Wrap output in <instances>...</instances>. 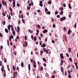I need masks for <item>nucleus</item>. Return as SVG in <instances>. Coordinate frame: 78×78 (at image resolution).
<instances>
[{
  "instance_id": "nucleus-1",
  "label": "nucleus",
  "mask_w": 78,
  "mask_h": 78,
  "mask_svg": "<svg viewBox=\"0 0 78 78\" xmlns=\"http://www.w3.org/2000/svg\"><path fill=\"white\" fill-rule=\"evenodd\" d=\"M2 5L3 6H7V3L6 2H4V0H2Z\"/></svg>"
},
{
  "instance_id": "nucleus-2",
  "label": "nucleus",
  "mask_w": 78,
  "mask_h": 78,
  "mask_svg": "<svg viewBox=\"0 0 78 78\" xmlns=\"http://www.w3.org/2000/svg\"><path fill=\"white\" fill-rule=\"evenodd\" d=\"M12 34L14 36L16 35V31L14 30V29H12Z\"/></svg>"
},
{
  "instance_id": "nucleus-3",
  "label": "nucleus",
  "mask_w": 78,
  "mask_h": 78,
  "mask_svg": "<svg viewBox=\"0 0 78 78\" xmlns=\"http://www.w3.org/2000/svg\"><path fill=\"white\" fill-rule=\"evenodd\" d=\"M72 33V31L70 30V29H69L68 32V34H70Z\"/></svg>"
},
{
  "instance_id": "nucleus-4",
  "label": "nucleus",
  "mask_w": 78,
  "mask_h": 78,
  "mask_svg": "<svg viewBox=\"0 0 78 78\" xmlns=\"http://www.w3.org/2000/svg\"><path fill=\"white\" fill-rule=\"evenodd\" d=\"M60 56L61 59H63V58H64V56H63V54H62V53H61L60 54Z\"/></svg>"
},
{
  "instance_id": "nucleus-5",
  "label": "nucleus",
  "mask_w": 78,
  "mask_h": 78,
  "mask_svg": "<svg viewBox=\"0 0 78 78\" xmlns=\"http://www.w3.org/2000/svg\"><path fill=\"white\" fill-rule=\"evenodd\" d=\"M13 8H14L16 6V2L15 1H13Z\"/></svg>"
},
{
  "instance_id": "nucleus-6",
  "label": "nucleus",
  "mask_w": 78,
  "mask_h": 78,
  "mask_svg": "<svg viewBox=\"0 0 78 78\" xmlns=\"http://www.w3.org/2000/svg\"><path fill=\"white\" fill-rule=\"evenodd\" d=\"M75 65L76 69H78V63L77 62L75 63Z\"/></svg>"
},
{
  "instance_id": "nucleus-7",
  "label": "nucleus",
  "mask_w": 78,
  "mask_h": 78,
  "mask_svg": "<svg viewBox=\"0 0 78 78\" xmlns=\"http://www.w3.org/2000/svg\"><path fill=\"white\" fill-rule=\"evenodd\" d=\"M64 39L65 41H67V36L66 35L64 36Z\"/></svg>"
},
{
  "instance_id": "nucleus-8",
  "label": "nucleus",
  "mask_w": 78,
  "mask_h": 78,
  "mask_svg": "<svg viewBox=\"0 0 78 78\" xmlns=\"http://www.w3.org/2000/svg\"><path fill=\"white\" fill-rule=\"evenodd\" d=\"M47 32H48V30H44L43 31V33H47Z\"/></svg>"
},
{
  "instance_id": "nucleus-9",
  "label": "nucleus",
  "mask_w": 78,
  "mask_h": 78,
  "mask_svg": "<svg viewBox=\"0 0 78 78\" xmlns=\"http://www.w3.org/2000/svg\"><path fill=\"white\" fill-rule=\"evenodd\" d=\"M10 29H11V25H9L8 26V30L9 31V30H10Z\"/></svg>"
},
{
  "instance_id": "nucleus-10",
  "label": "nucleus",
  "mask_w": 78,
  "mask_h": 78,
  "mask_svg": "<svg viewBox=\"0 0 78 78\" xmlns=\"http://www.w3.org/2000/svg\"><path fill=\"white\" fill-rule=\"evenodd\" d=\"M42 46L43 47V48H44V47H46V45H45V44H43L41 46V47H42Z\"/></svg>"
},
{
  "instance_id": "nucleus-11",
  "label": "nucleus",
  "mask_w": 78,
  "mask_h": 78,
  "mask_svg": "<svg viewBox=\"0 0 78 78\" xmlns=\"http://www.w3.org/2000/svg\"><path fill=\"white\" fill-rule=\"evenodd\" d=\"M45 12H48V9H47V7H46L45 8Z\"/></svg>"
},
{
  "instance_id": "nucleus-12",
  "label": "nucleus",
  "mask_w": 78,
  "mask_h": 78,
  "mask_svg": "<svg viewBox=\"0 0 78 78\" xmlns=\"http://www.w3.org/2000/svg\"><path fill=\"white\" fill-rule=\"evenodd\" d=\"M13 77H16V78L17 77V76H16V74H15V71L13 72Z\"/></svg>"
},
{
  "instance_id": "nucleus-13",
  "label": "nucleus",
  "mask_w": 78,
  "mask_h": 78,
  "mask_svg": "<svg viewBox=\"0 0 78 78\" xmlns=\"http://www.w3.org/2000/svg\"><path fill=\"white\" fill-rule=\"evenodd\" d=\"M5 31L6 33H8V30L7 29V28H6L5 29Z\"/></svg>"
},
{
  "instance_id": "nucleus-14",
  "label": "nucleus",
  "mask_w": 78,
  "mask_h": 78,
  "mask_svg": "<svg viewBox=\"0 0 78 78\" xmlns=\"http://www.w3.org/2000/svg\"><path fill=\"white\" fill-rule=\"evenodd\" d=\"M31 67V66H30V64H29L28 65V69L29 71H30V68Z\"/></svg>"
},
{
  "instance_id": "nucleus-15",
  "label": "nucleus",
  "mask_w": 78,
  "mask_h": 78,
  "mask_svg": "<svg viewBox=\"0 0 78 78\" xmlns=\"http://www.w3.org/2000/svg\"><path fill=\"white\" fill-rule=\"evenodd\" d=\"M66 19V16H63L62 17V19L63 20H65Z\"/></svg>"
},
{
  "instance_id": "nucleus-16",
  "label": "nucleus",
  "mask_w": 78,
  "mask_h": 78,
  "mask_svg": "<svg viewBox=\"0 0 78 78\" xmlns=\"http://www.w3.org/2000/svg\"><path fill=\"white\" fill-rule=\"evenodd\" d=\"M71 4L70 3H69V9H72V7L70 6Z\"/></svg>"
},
{
  "instance_id": "nucleus-17",
  "label": "nucleus",
  "mask_w": 78,
  "mask_h": 78,
  "mask_svg": "<svg viewBox=\"0 0 78 78\" xmlns=\"http://www.w3.org/2000/svg\"><path fill=\"white\" fill-rule=\"evenodd\" d=\"M61 70L62 72V71H63V70H64V69L63 68V67H62V66L61 67Z\"/></svg>"
},
{
  "instance_id": "nucleus-18",
  "label": "nucleus",
  "mask_w": 78,
  "mask_h": 78,
  "mask_svg": "<svg viewBox=\"0 0 78 78\" xmlns=\"http://www.w3.org/2000/svg\"><path fill=\"white\" fill-rule=\"evenodd\" d=\"M21 66L22 67H23V62H21Z\"/></svg>"
},
{
  "instance_id": "nucleus-19",
  "label": "nucleus",
  "mask_w": 78,
  "mask_h": 78,
  "mask_svg": "<svg viewBox=\"0 0 78 78\" xmlns=\"http://www.w3.org/2000/svg\"><path fill=\"white\" fill-rule=\"evenodd\" d=\"M63 12H64L63 11H61L60 12L59 14H60V15H62V14H63Z\"/></svg>"
},
{
  "instance_id": "nucleus-20",
  "label": "nucleus",
  "mask_w": 78,
  "mask_h": 78,
  "mask_svg": "<svg viewBox=\"0 0 78 78\" xmlns=\"http://www.w3.org/2000/svg\"><path fill=\"white\" fill-rule=\"evenodd\" d=\"M2 23L3 25H5L6 21H2Z\"/></svg>"
},
{
  "instance_id": "nucleus-21",
  "label": "nucleus",
  "mask_w": 78,
  "mask_h": 78,
  "mask_svg": "<svg viewBox=\"0 0 78 78\" xmlns=\"http://www.w3.org/2000/svg\"><path fill=\"white\" fill-rule=\"evenodd\" d=\"M25 46L27 47V46L28 45V43L27 42L25 41Z\"/></svg>"
},
{
  "instance_id": "nucleus-22",
  "label": "nucleus",
  "mask_w": 78,
  "mask_h": 78,
  "mask_svg": "<svg viewBox=\"0 0 78 78\" xmlns=\"http://www.w3.org/2000/svg\"><path fill=\"white\" fill-rule=\"evenodd\" d=\"M34 41H36V40H37V37H36V36L34 37Z\"/></svg>"
},
{
  "instance_id": "nucleus-23",
  "label": "nucleus",
  "mask_w": 78,
  "mask_h": 78,
  "mask_svg": "<svg viewBox=\"0 0 78 78\" xmlns=\"http://www.w3.org/2000/svg\"><path fill=\"white\" fill-rule=\"evenodd\" d=\"M43 54V51H40V55L41 56H42V54Z\"/></svg>"
},
{
  "instance_id": "nucleus-24",
  "label": "nucleus",
  "mask_w": 78,
  "mask_h": 78,
  "mask_svg": "<svg viewBox=\"0 0 78 78\" xmlns=\"http://www.w3.org/2000/svg\"><path fill=\"white\" fill-rule=\"evenodd\" d=\"M9 11H11V12H12V9L11 8V7H9Z\"/></svg>"
},
{
  "instance_id": "nucleus-25",
  "label": "nucleus",
  "mask_w": 78,
  "mask_h": 78,
  "mask_svg": "<svg viewBox=\"0 0 78 78\" xmlns=\"http://www.w3.org/2000/svg\"><path fill=\"white\" fill-rule=\"evenodd\" d=\"M48 4H49V5L51 4V1H50L48 2Z\"/></svg>"
},
{
  "instance_id": "nucleus-26",
  "label": "nucleus",
  "mask_w": 78,
  "mask_h": 78,
  "mask_svg": "<svg viewBox=\"0 0 78 78\" xmlns=\"http://www.w3.org/2000/svg\"><path fill=\"white\" fill-rule=\"evenodd\" d=\"M46 14H48L49 15H50V11H49L48 12H47L46 13Z\"/></svg>"
},
{
  "instance_id": "nucleus-27",
  "label": "nucleus",
  "mask_w": 78,
  "mask_h": 78,
  "mask_svg": "<svg viewBox=\"0 0 78 78\" xmlns=\"http://www.w3.org/2000/svg\"><path fill=\"white\" fill-rule=\"evenodd\" d=\"M71 66L70 65H69L67 67V69H69V68H70V67Z\"/></svg>"
},
{
  "instance_id": "nucleus-28",
  "label": "nucleus",
  "mask_w": 78,
  "mask_h": 78,
  "mask_svg": "<svg viewBox=\"0 0 78 78\" xmlns=\"http://www.w3.org/2000/svg\"><path fill=\"white\" fill-rule=\"evenodd\" d=\"M68 50L69 52H70V51H71V50H72V49L70 48H68Z\"/></svg>"
},
{
  "instance_id": "nucleus-29",
  "label": "nucleus",
  "mask_w": 78,
  "mask_h": 78,
  "mask_svg": "<svg viewBox=\"0 0 78 78\" xmlns=\"http://www.w3.org/2000/svg\"><path fill=\"white\" fill-rule=\"evenodd\" d=\"M43 59L44 61V62H46V61H47V60H46V59H45V58H43Z\"/></svg>"
},
{
  "instance_id": "nucleus-30",
  "label": "nucleus",
  "mask_w": 78,
  "mask_h": 78,
  "mask_svg": "<svg viewBox=\"0 0 78 78\" xmlns=\"http://www.w3.org/2000/svg\"><path fill=\"white\" fill-rule=\"evenodd\" d=\"M11 16L10 15H9V16L8 17V19H9V20H10V19H11Z\"/></svg>"
},
{
  "instance_id": "nucleus-31",
  "label": "nucleus",
  "mask_w": 78,
  "mask_h": 78,
  "mask_svg": "<svg viewBox=\"0 0 78 78\" xmlns=\"http://www.w3.org/2000/svg\"><path fill=\"white\" fill-rule=\"evenodd\" d=\"M40 68H41L40 70L41 71H42V70H43V67L41 66V67H40Z\"/></svg>"
},
{
  "instance_id": "nucleus-32",
  "label": "nucleus",
  "mask_w": 78,
  "mask_h": 78,
  "mask_svg": "<svg viewBox=\"0 0 78 78\" xmlns=\"http://www.w3.org/2000/svg\"><path fill=\"white\" fill-rule=\"evenodd\" d=\"M58 14V11H56L55 12V14L56 15Z\"/></svg>"
},
{
  "instance_id": "nucleus-33",
  "label": "nucleus",
  "mask_w": 78,
  "mask_h": 78,
  "mask_svg": "<svg viewBox=\"0 0 78 78\" xmlns=\"http://www.w3.org/2000/svg\"><path fill=\"white\" fill-rule=\"evenodd\" d=\"M39 5H40V6L41 7H42V6H43V4H42L40 3L39 4Z\"/></svg>"
},
{
  "instance_id": "nucleus-34",
  "label": "nucleus",
  "mask_w": 78,
  "mask_h": 78,
  "mask_svg": "<svg viewBox=\"0 0 78 78\" xmlns=\"http://www.w3.org/2000/svg\"><path fill=\"white\" fill-rule=\"evenodd\" d=\"M69 60L71 62H72V58H69Z\"/></svg>"
},
{
  "instance_id": "nucleus-35",
  "label": "nucleus",
  "mask_w": 78,
  "mask_h": 78,
  "mask_svg": "<svg viewBox=\"0 0 78 78\" xmlns=\"http://www.w3.org/2000/svg\"><path fill=\"white\" fill-rule=\"evenodd\" d=\"M74 28H76V23H75V26L74 27Z\"/></svg>"
},
{
  "instance_id": "nucleus-36",
  "label": "nucleus",
  "mask_w": 78,
  "mask_h": 78,
  "mask_svg": "<svg viewBox=\"0 0 78 78\" xmlns=\"http://www.w3.org/2000/svg\"><path fill=\"white\" fill-rule=\"evenodd\" d=\"M59 10H61V11H63L64 10V9H63V7H62L61 9H59Z\"/></svg>"
},
{
  "instance_id": "nucleus-37",
  "label": "nucleus",
  "mask_w": 78,
  "mask_h": 78,
  "mask_svg": "<svg viewBox=\"0 0 78 78\" xmlns=\"http://www.w3.org/2000/svg\"><path fill=\"white\" fill-rule=\"evenodd\" d=\"M0 66H2V61H0Z\"/></svg>"
},
{
  "instance_id": "nucleus-38",
  "label": "nucleus",
  "mask_w": 78,
  "mask_h": 78,
  "mask_svg": "<svg viewBox=\"0 0 78 78\" xmlns=\"http://www.w3.org/2000/svg\"><path fill=\"white\" fill-rule=\"evenodd\" d=\"M63 6H64V7H66V4L65 3H64L63 4Z\"/></svg>"
},
{
  "instance_id": "nucleus-39",
  "label": "nucleus",
  "mask_w": 78,
  "mask_h": 78,
  "mask_svg": "<svg viewBox=\"0 0 78 78\" xmlns=\"http://www.w3.org/2000/svg\"><path fill=\"white\" fill-rule=\"evenodd\" d=\"M2 15L3 16H6V14H5L4 12H3L2 13Z\"/></svg>"
},
{
  "instance_id": "nucleus-40",
  "label": "nucleus",
  "mask_w": 78,
  "mask_h": 78,
  "mask_svg": "<svg viewBox=\"0 0 78 78\" xmlns=\"http://www.w3.org/2000/svg\"><path fill=\"white\" fill-rule=\"evenodd\" d=\"M11 27V30L14 29V28H13V26H12V25H11V26H10V27Z\"/></svg>"
},
{
  "instance_id": "nucleus-41",
  "label": "nucleus",
  "mask_w": 78,
  "mask_h": 78,
  "mask_svg": "<svg viewBox=\"0 0 78 78\" xmlns=\"http://www.w3.org/2000/svg\"><path fill=\"white\" fill-rule=\"evenodd\" d=\"M56 73V71L54 70L53 72V74H55V73Z\"/></svg>"
},
{
  "instance_id": "nucleus-42",
  "label": "nucleus",
  "mask_w": 78,
  "mask_h": 78,
  "mask_svg": "<svg viewBox=\"0 0 78 78\" xmlns=\"http://www.w3.org/2000/svg\"><path fill=\"white\" fill-rule=\"evenodd\" d=\"M12 67H13V70H14V71H15V68L14 66H13Z\"/></svg>"
},
{
  "instance_id": "nucleus-43",
  "label": "nucleus",
  "mask_w": 78,
  "mask_h": 78,
  "mask_svg": "<svg viewBox=\"0 0 78 78\" xmlns=\"http://www.w3.org/2000/svg\"><path fill=\"white\" fill-rule=\"evenodd\" d=\"M60 20L61 22H62V21H63V20L62 18H60Z\"/></svg>"
},
{
  "instance_id": "nucleus-44",
  "label": "nucleus",
  "mask_w": 78,
  "mask_h": 78,
  "mask_svg": "<svg viewBox=\"0 0 78 78\" xmlns=\"http://www.w3.org/2000/svg\"><path fill=\"white\" fill-rule=\"evenodd\" d=\"M40 36L41 37H43V34H41Z\"/></svg>"
},
{
  "instance_id": "nucleus-45",
  "label": "nucleus",
  "mask_w": 78,
  "mask_h": 78,
  "mask_svg": "<svg viewBox=\"0 0 78 78\" xmlns=\"http://www.w3.org/2000/svg\"><path fill=\"white\" fill-rule=\"evenodd\" d=\"M17 6H18V7H19V6H20V4H19L18 3H17Z\"/></svg>"
},
{
  "instance_id": "nucleus-46",
  "label": "nucleus",
  "mask_w": 78,
  "mask_h": 78,
  "mask_svg": "<svg viewBox=\"0 0 78 78\" xmlns=\"http://www.w3.org/2000/svg\"><path fill=\"white\" fill-rule=\"evenodd\" d=\"M11 39H12V38H11V36L9 37V41H10V42H11Z\"/></svg>"
},
{
  "instance_id": "nucleus-47",
  "label": "nucleus",
  "mask_w": 78,
  "mask_h": 78,
  "mask_svg": "<svg viewBox=\"0 0 78 78\" xmlns=\"http://www.w3.org/2000/svg\"><path fill=\"white\" fill-rule=\"evenodd\" d=\"M21 16L22 17H21V18H22V19H23V14H22L21 15Z\"/></svg>"
},
{
  "instance_id": "nucleus-48",
  "label": "nucleus",
  "mask_w": 78,
  "mask_h": 78,
  "mask_svg": "<svg viewBox=\"0 0 78 78\" xmlns=\"http://www.w3.org/2000/svg\"><path fill=\"white\" fill-rule=\"evenodd\" d=\"M69 18H70V17H71L72 16V15H71L70 14H69Z\"/></svg>"
},
{
  "instance_id": "nucleus-49",
  "label": "nucleus",
  "mask_w": 78,
  "mask_h": 78,
  "mask_svg": "<svg viewBox=\"0 0 78 78\" xmlns=\"http://www.w3.org/2000/svg\"><path fill=\"white\" fill-rule=\"evenodd\" d=\"M43 50L44 51V52H45L46 51V49L45 48H44Z\"/></svg>"
},
{
  "instance_id": "nucleus-50",
  "label": "nucleus",
  "mask_w": 78,
  "mask_h": 78,
  "mask_svg": "<svg viewBox=\"0 0 78 78\" xmlns=\"http://www.w3.org/2000/svg\"><path fill=\"white\" fill-rule=\"evenodd\" d=\"M53 28H55V27H56V25H55V24H53Z\"/></svg>"
},
{
  "instance_id": "nucleus-51",
  "label": "nucleus",
  "mask_w": 78,
  "mask_h": 78,
  "mask_svg": "<svg viewBox=\"0 0 78 78\" xmlns=\"http://www.w3.org/2000/svg\"><path fill=\"white\" fill-rule=\"evenodd\" d=\"M66 54L67 57H69V54H68V53H66Z\"/></svg>"
},
{
  "instance_id": "nucleus-52",
  "label": "nucleus",
  "mask_w": 78,
  "mask_h": 78,
  "mask_svg": "<svg viewBox=\"0 0 78 78\" xmlns=\"http://www.w3.org/2000/svg\"><path fill=\"white\" fill-rule=\"evenodd\" d=\"M31 38L32 40H33V35L31 36Z\"/></svg>"
},
{
  "instance_id": "nucleus-53",
  "label": "nucleus",
  "mask_w": 78,
  "mask_h": 78,
  "mask_svg": "<svg viewBox=\"0 0 78 78\" xmlns=\"http://www.w3.org/2000/svg\"><path fill=\"white\" fill-rule=\"evenodd\" d=\"M30 7L29 6H28L27 7V9L28 10H30Z\"/></svg>"
},
{
  "instance_id": "nucleus-54",
  "label": "nucleus",
  "mask_w": 78,
  "mask_h": 78,
  "mask_svg": "<svg viewBox=\"0 0 78 78\" xmlns=\"http://www.w3.org/2000/svg\"><path fill=\"white\" fill-rule=\"evenodd\" d=\"M68 77L69 78H72V76L70 75H69L68 76Z\"/></svg>"
},
{
  "instance_id": "nucleus-55",
  "label": "nucleus",
  "mask_w": 78,
  "mask_h": 78,
  "mask_svg": "<svg viewBox=\"0 0 78 78\" xmlns=\"http://www.w3.org/2000/svg\"><path fill=\"white\" fill-rule=\"evenodd\" d=\"M0 37H3V35L1 33H0Z\"/></svg>"
},
{
  "instance_id": "nucleus-56",
  "label": "nucleus",
  "mask_w": 78,
  "mask_h": 78,
  "mask_svg": "<svg viewBox=\"0 0 78 78\" xmlns=\"http://www.w3.org/2000/svg\"><path fill=\"white\" fill-rule=\"evenodd\" d=\"M4 62H6V58H5V59L4 60Z\"/></svg>"
},
{
  "instance_id": "nucleus-57",
  "label": "nucleus",
  "mask_w": 78,
  "mask_h": 78,
  "mask_svg": "<svg viewBox=\"0 0 78 78\" xmlns=\"http://www.w3.org/2000/svg\"><path fill=\"white\" fill-rule=\"evenodd\" d=\"M57 18H59V17H60V15H57Z\"/></svg>"
},
{
  "instance_id": "nucleus-58",
  "label": "nucleus",
  "mask_w": 78,
  "mask_h": 78,
  "mask_svg": "<svg viewBox=\"0 0 78 78\" xmlns=\"http://www.w3.org/2000/svg\"><path fill=\"white\" fill-rule=\"evenodd\" d=\"M37 11L38 12V13H39L41 12V11L40 10H37Z\"/></svg>"
},
{
  "instance_id": "nucleus-59",
  "label": "nucleus",
  "mask_w": 78,
  "mask_h": 78,
  "mask_svg": "<svg viewBox=\"0 0 78 78\" xmlns=\"http://www.w3.org/2000/svg\"><path fill=\"white\" fill-rule=\"evenodd\" d=\"M17 70L19 72V67H17Z\"/></svg>"
},
{
  "instance_id": "nucleus-60",
  "label": "nucleus",
  "mask_w": 78,
  "mask_h": 78,
  "mask_svg": "<svg viewBox=\"0 0 78 78\" xmlns=\"http://www.w3.org/2000/svg\"><path fill=\"white\" fill-rule=\"evenodd\" d=\"M33 66H34V68H36V65H35V64H34L33 65Z\"/></svg>"
},
{
  "instance_id": "nucleus-61",
  "label": "nucleus",
  "mask_w": 78,
  "mask_h": 78,
  "mask_svg": "<svg viewBox=\"0 0 78 78\" xmlns=\"http://www.w3.org/2000/svg\"><path fill=\"white\" fill-rule=\"evenodd\" d=\"M22 20L23 22V23H25V21H24V20H23V19H22Z\"/></svg>"
},
{
  "instance_id": "nucleus-62",
  "label": "nucleus",
  "mask_w": 78,
  "mask_h": 78,
  "mask_svg": "<svg viewBox=\"0 0 78 78\" xmlns=\"http://www.w3.org/2000/svg\"><path fill=\"white\" fill-rule=\"evenodd\" d=\"M29 6H31V3H29Z\"/></svg>"
},
{
  "instance_id": "nucleus-63",
  "label": "nucleus",
  "mask_w": 78,
  "mask_h": 78,
  "mask_svg": "<svg viewBox=\"0 0 78 78\" xmlns=\"http://www.w3.org/2000/svg\"><path fill=\"white\" fill-rule=\"evenodd\" d=\"M13 54L15 55H16V51H14V52Z\"/></svg>"
},
{
  "instance_id": "nucleus-64",
  "label": "nucleus",
  "mask_w": 78,
  "mask_h": 78,
  "mask_svg": "<svg viewBox=\"0 0 78 78\" xmlns=\"http://www.w3.org/2000/svg\"><path fill=\"white\" fill-rule=\"evenodd\" d=\"M65 75H67V72H66V71H65Z\"/></svg>"
}]
</instances>
